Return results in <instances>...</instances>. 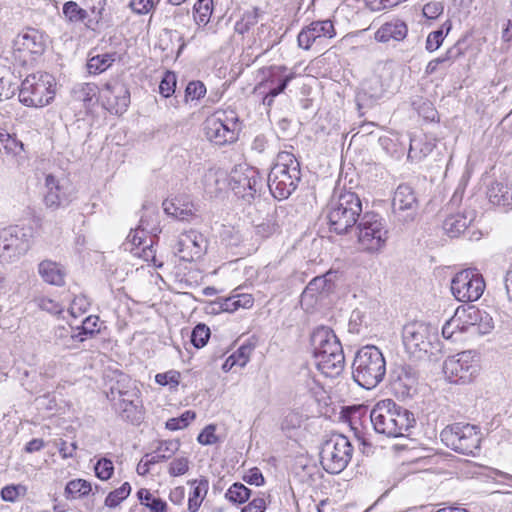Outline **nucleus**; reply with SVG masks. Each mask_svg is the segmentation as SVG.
Masks as SVG:
<instances>
[{
	"mask_svg": "<svg viewBox=\"0 0 512 512\" xmlns=\"http://www.w3.org/2000/svg\"><path fill=\"white\" fill-rule=\"evenodd\" d=\"M314 362L326 377L339 376L345 365L342 345L334 331L326 326L315 328L310 336Z\"/></svg>",
	"mask_w": 512,
	"mask_h": 512,
	"instance_id": "1",
	"label": "nucleus"
},
{
	"mask_svg": "<svg viewBox=\"0 0 512 512\" xmlns=\"http://www.w3.org/2000/svg\"><path fill=\"white\" fill-rule=\"evenodd\" d=\"M370 420L378 434L392 438L405 436L416 424L414 414L392 399L379 401L370 412Z\"/></svg>",
	"mask_w": 512,
	"mask_h": 512,
	"instance_id": "2",
	"label": "nucleus"
},
{
	"mask_svg": "<svg viewBox=\"0 0 512 512\" xmlns=\"http://www.w3.org/2000/svg\"><path fill=\"white\" fill-rule=\"evenodd\" d=\"M300 181L299 161L290 152H279L267 177V185L272 196L278 200L287 199L296 190Z\"/></svg>",
	"mask_w": 512,
	"mask_h": 512,
	"instance_id": "3",
	"label": "nucleus"
},
{
	"mask_svg": "<svg viewBox=\"0 0 512 512\" xmlns=\"http://www.w3.org/2000/svg\"><path fill=\"white\" fill-rule=\"evenodd\" d=\"M362 202L358 195L351 191L334 195L326 207V218L330 231L345 234L360 220Z\"/></svg>",
	"mask_w": 512,
	"mask_h": 512,
	"instance_id": "4",
	"label": "nucleus"
},
{
	"mask_svg": "<svg viewBox=\"0 0 512 512\" xmlns=\"http://www.w3.org/2000/svg\"><path fill=\"white\" fill-rule=\"evenodd\" d=\"M386 375V361L381 350L374 345L360 348L353 361L352 377L361 387L375 388Z\"/></svg>",
	"mask_w": 512,
	"mask_h": 512,
	"instance_id": "5",
	"label": "nucleus"
},
{
	"mask_svg": "<svg viewBox=\"0 0 512 512\" xmlns=\"http://www.w3.org/2000/svg\"><path fill=\"white\" fill-rule=\"evenodd\" d=\"M440 439L447 448L456 453L475 456L480 450L482 435L478 426L456 422L441 431Z\"/></svg>",
	"mask_w": 512,
	"mask_h": 512,
	"instance_id": "6",
	"label": "nucleus"
},
{
	"mask_svg": "<svg viewBox=\"0 0 512 512\" xmlns=\"http://www.w3.org/2000/svg\"><path fill=\"white\" fill-rule=\"evenodd\" d=\"M55 81L48 73L28 75L19 88V101L28 107H44L55 97Z\"/></svg>",
	"mask_w": 512,
	"mask_h": 512,
	"instance_id": "7",
	"label": "nucleus"
},
{
	"mask_svg": "<svg viewBox=\"0 0 512 512\" xmlns=\"http://www.w3.org/2000/svg\"><path fill=\"white\" fill-rule=\"evenodd\" d=\"M353 455V446L349 439L342 434H333L321 446L320 463L330 474L342 472Z\"/></svg>",
	"mask_w": 512,
	"mask_h": 512,
	"instance_id": "8",
	"label": "nucleus"
},
{
	"mask_svg": "<svg viewBox=\"0 0 512 512\" xmlns=\"http://www.w3.org/2000/svg\"><path fill=\"white\" fill-rule=\"evenodd\" d=\"M358 242L369 252L380 250L388 239L384 219L377 213H364L357 223Z\"/></svg>",
	"mask_w": 512,
	"mask_h": 512,
	"instance_id": "9",
	"label": "nucleus"
},
{
	"mask_svg": "<svg viewBox=\"0 0 512 512\" xmlns=\"http://www.w3.org/2000/svg\"><path fill=\"white\" fill-rule=\"evenodd\" d=\"M48 36L35 28H26L13 40V58L26 65L41 56L46 49Z\"/></svg>",
	"mask_w": 512,
	"mask_h": 512,
	"instance_id": "10",
	"label": "nucleus"
},
{
	"mask_svg": "<svg viewBox=\"0 0 512 512\" xmlns=\"http://www.w3.org/2000/svg\"><path fill=\"white\" fill-rule=\"evenodd\" d=\"M436 335L432 327L423 322H411L403 327L402 338L406 351L415 359H423L432 349Z\"/></svg>",
	"mask_w": 512,
	"mask_h": 512,
	"instance_id": "11",
	"label": "nucleus"
},
{
	"mask_svg": "<svg viewBox=\"0 0 512 512\" xmlns=\"http://www.w3.org/2000/svg\"><path fill=\"white\" fill-rule=\"evenodd\" d=\"M240 131L238 117L234 112H226L209 117L204 122L207 139L216 145H225L237 140Z\"/></svg>",
	"mask_w": 512,
	"mask_h": 512,
	"instance_id": "12",
	"label": "nucleus"
},
{
	"mask_svg": "<svg viewBox=\"0 0 512 512\" xmlns=\"http://www.w3.org/2000/svg\"><path fill=\"white\" fill-rule=\"evenodd\" d=\"M443 372L450 382L465 384L471 382L479 372L478 359L473 351H463L448 357Z\"/></svg>",
	"mask_w": 512,
	"mask_h": 512,
	"instance_id": "13",
	"label": "nucleus"
},
{
	"mask_svg": "<svg viewBox=\"0 0 512 512\" xmlns=\"http://www.w3.org/2000/svg\"><path fill=\"white\" fill-rule=\"evenodd\" d=\"M484 289L483 276L473 269L462 270L451 280V292L460 302L477 301L482 296Z\"/></svg>",
	"mask_w": 512,
	"mask_h": 512,
	"instance_id": "14",
	"label": "nucleus"
},
{
	"mask_svg": "<svg viewBox=\"0 0 512 512\" xmlns=\"http://www.w3.org/2000/svg\"><path fill=\"white\" fill-rule=\"evenodd\" d=\"M231 188L236 196L250 203L263 186V178L258 169L239 165L231 174Z\"/></svg>",
	"mask_w": 512,
	"mask_h": 512,
	"instance_id": "15",
	"label": "nucleus"
},
{
	"mask_svg": "<svg viewBox=\"0 0 512 512\" xmlns=\"http://www.w3.org/2000/svg\"><path fill=\"white\" fill-rule=\"evenodd\" d=\"M419 210V201L414 189L408 184H400L392 198V214L399 223L415 220Z\"/></svg>",
	"mask_w": 512,
	"mask_h": 512,
	"instance_id": "16",
	"label": "nucleus"
},
{
	"mask_svg": "<svg viewBox=\"0 0 512 512\" xmlns=\"http://www.w3.org/2000/svg\"><path fill=\"white\" fill-rule=\"evenodd\" d=\"M30 230L18 225L0 229V241L4 254H8L11 263L20 259L30 248Z\"/></svg>",
	"mask_w": 512,
	"mask_h": 512,
	"instance_id": "17",
	"label": "nucleus"
},
{
	"mask_svg": "<svg viewBox=\"0 0 512 512\" xmlns=\"http://www.w3.org/2000/svg\"><path fill=\"white\" fill-rule=\"evenodd\" d=\"M104 107L114 114H122L130 104V92L127 85L119 80L112 79L104 84L101 91Z\"/></svg>",
	"mask_w": 512,
	"mask_h": 512,
	"instance_id": "18",
	"label": "nucleus"
},
{
	"mask_svg": "<svg viewBox=\"0 0 512 512\" xmlns=\"http://www.w3.org/2000/svg\"><path fill=\"white\" fill-rule=\"evenodd\" d=\"M335 34L334 25L330 20L313 21L308 26L302 28L298 34V46L304 50H309L317 40L333 38Z\"/></svg>",
	"mask_w": 512,
	"mask_h": 512,
	"instance_id": "19",
	"label": "nucleus"
},
{
	"mask_svg": "<svg viewBox=\"0 0 512 512\" xmlns=\"http://www.w3.org/2000/svg\"><path fill=\"white\" fill-rule=\"evenodd\" d=\"M393 388L402 397H410L416 392L418 373L410 365H399L392 372Z\"/></svg>",
	"mask_w": 512,
	"mask_h": 512,
	"instance_id": "20",
	"label": "nucleus"
},
{
	"mask_svg": "<svg viewBox=\"0 0 512 512\" xmlns=\"http://www.w3.org/2000/svg\"><path fill=\"white\" fill-rule=\"evenodd\" d=\"M45 189L44 203L47 208L56 210L70 202L66 188L52 174L45 177Z\"/></svg>",
	"mask_w": 512,
	"mask_h": 512,
	"instance_id": "21",
	"label": "nucleus"
},
{
	"mask_svg": "<svg viewBox=\"0 0 512 512\" xmlns=\"http://www.w3.org/2000/svg\"><path fill=\"white\" fill-rule=\"evenodd\" d=\"M338 276V271L329 270L321 276L314 277L304 289L302 298H313L317 294L330 293L335 288Z\"/></svg>",
	"mask_w": 512,
	"mask_h": 512,
	"instance_id": "22",
	"label": "nucleus"
},
{
	"mask_svg": "<svg viewBox=\"0 0 512 512\" xmlns=\"http://www.w3.org/2000/svg\"><path fill=\"white\" fill-rule=\"evenodd\" d=\"M475 217L474 210L450 215L443 222V230L452 238L458 237L474 221Z\"/></svg>",
	"mask_w": 512,
	"mask_h": 512,
	"instance_id": "23",
	"label": "nucleus"
},
{
	"mask_svg": "<svg viewBox=\"0 0 512 512\" xmlns=\"http://www.w3.org/2000/svg\"><path fill=\"white\" fill-rule=\"evenodd\" d=\"M407 33L408 27L406 23L396 19L381 25L375 33V39L381 43H386L390 40L402 41L406 38Z\"/></svg>",
	"mask_w": 512,
	"mask_h": 512,
	"instance_id": "24",
	"label": "nucleus"
},
{
	"mask_svg": "<svg viewBox=\"0 0 512 512\" xmlns=\"http://www.w3.org/2000/svg\"><path fill=\"white\" fill-rule=\"evenodd\" d=\"M164 212L177 220L189 221L195 216L194 205L182 198L165 200L163 202Z\"/></svg>",
	"mask_w": 512,
	"mask_h": 512,
	"instance_id": "25",
	"label": "nucleus"
},
{
	"mask_svg": "<svg viewBox=\"0 0 512 512\" xmlns=\"http://www.w3.org/2000/svg\"><path fill=\"white\" fill-rule=\"evenodd\" d=\"M38 273L44 282L63 286L65 284V270L63 267L52 260L45 259L38 264Z\"/></svg>",
	"mask_w": 512,
	"mask_h": 512,
	"instance_id": "26",
	"label": "nucleus"
},
{
	"mask_svg": "<svg viewBox=\"0 0 512 512\" xmlns=\"http://www.w3.org/2000/svg\"><path fill=\"white\" fill-rule=\"evenodd\" d=\"M272 76L279 77V84L276 87L270 88L264 96L262 102L263 105L267 107H271L273 105L274 98L284 92L288 83L294 79L295 73L288 72V68L286 66H280L272 69Z\"/></svg>",
	"mask_w": 512,
	"mask_h": 512,
	"instance_id": "27",
	"label": "nucleus"
},
{
	"mask_svg": "<svg viewBox=\"0 0 512 512\" xmlns=\"http://www.w3.org/2000/svg\"><path fill=\"white\" fill-rule=\"evenodd\" d=\"M106 5V0H84L88 30L96 32L100 29Z\"/></svg>",
	"mask_w": 512,
	"mask_h": 512,
	"instance_id": "28",
	"label": "nucleus"
},
{
	"mask_svg": "<svg viewBox=\"0 0 512 512\" xmlns=\"http://www.w3.org/2000/svg\"><path fill=\"white\" fill-rule=\"evenodd\" d=\"M188 484L192 488L188 498V511L198 512L208 493L209 481L206 477H200L199 479L189 480Z\"/></svg>",
	"mask_w": 512,
	"mask_h": 512,
	"instance_id": "29",
	"label": "nucleus"
},
{
	"mask_svg": "<svg viewBox=\"0 0 512 512\" xmlns=\"http://www.w3.org/2000/svg\"><path fill=\"white\" fill-rule=\"evenodd\" d=\"M490 203L496 206L510 209L512 207V191L502 182L492 183L487 191Z\"/></svg>",
	"mask_w": 512,
	"mask_h": 512,
	"instance_id": "30",
	"label": "nucleus"
},
{
	"mask_svg": "<svg viewBox=\"0 0 512 512\" xmlns=\"http://www.w3.org/2000/svg\"><path fill=\"white\" fill-rule=\"evenodd\" d=\"M98 321L99 318L97 316L90 315L86 317L81 326L75 328V331L72 332L70 339L73 342H84L85 340L92 338L100 331Z\"/></svg>",
	"mask_w": 512,
	"mask_h": 512,
	"instance_id": "31",
	"label": "nucleus"
},
{
	"mask_svg": "<svg viewBox=\"0 0 512 512\" xmlns=\"http://www.w3.org/2000/svg\"><path fill=\"white\" fill-rule=\"evenodd\" d=\"M62 13L67 23L84 24V26L87 28V12L86 7L84 6V2L81 6L75 1H67L63 4Z\"/></svg>",
	"mask_w": 512,
	"mask_h": 512,
	"instance_id": "32",
	"label": "nucleus"
},
{
	"mask_svg": "<svg viewBox=\"0 0 512 512\" xmlns=\"http://www.w3.org/2000/svg\"><path fill=\"white\" fill-rule=\"evenodd\" d=\"M160 230L156 226H151L147 218L142 217L138 227L135 230H131L127 239L136 247L139 248L141 245L146 243V234L150 233L157 237V233Z\"/></svg>",
	"mask_w": 512,
	"mask_h": 512,
	"instance_id": "33",
	"label": "nucleus"
},
{
	"mask_svg": "<svg viewBox=\"0 0 512 512\" xmlns=\"http://www.w3.org/2000/svg\"><path fill=\"white\" fill-rule=\"evenodd\" d=\"M114 406L124 420L131 423L140 421L141 411L139 410V402L134 400H118L114 403Z\"/></svg>",
	"mask_w": 512,
	"mask_h": 512,
	"instance_id": "34",
	"label": "nucleus"
},
{
	"mask_svg": "<svg viewBox=\"0 0 512 512\" xmlns=\"http://www.w3.org/2000/svg\"><path fill=\"white\" fill-rule=\"evenodd\" d=\"M115 61L114 53L99 54L89 58L87 70L90 74H100L106 71Z\"/></svg>",
	"mask_w": 512,
	"mask_h": 512,
	"instance_id": "35",
	"label": "nucleus"
},
{
	"mask_svg": "<svg viewBox=\"0 0 512 512\" xmlns=\"http://www.w3.org/2000/svg\"><path fill=\"white\" fill-rule=\"evenodd\" d=\"M450 30L451 23L450 21H446L439 29L430 32L426 39L425 49L430 53L438 50Z\"/></svg>",
	"mask_w": 512,
	"mask_h": 512,
	"instance_id": "36",
	"label": "nucleus"
},
{
	"mask_svg": "<svg viewBox=\"0 0 512 512\" xmlns=\"http://www.w3.org/2000/svg\"><path fill=\"white\" fill-rule=\"evenodd\" d=\"M140 503L150 509L151 512H166L167 504L161 498L154 497L148 489L141 488L137 492Z\"/></svg>",
	"mask_w": 512,
	"mask_h": 512,
	"instance_id": "37",
	"label": "nucleus"
},
{
	"mask_svg": "<svg viewBox=\"0 0 512 512\" xmlns=\"http://www.w3.org/2000/svg\"><path fill=\"white\" fill-rule=\"evenodd\" d=\"M251 495V490L244 484L236 482L232 484L225 493V498L232 504L240 505L245 503Z\"/></svg>",
	"mask_w": 512,
	"mask_h": 512,
	"instance_id": "38",
	"label": "nucleus"
},
{
	"mask_svg": "<svg viewBox=\"0 0 512 512\" xmlns=\"http://www.w3.org/2000/svg\"><path fill=\"white\" fill-rule=\"evenodd\" d=\"M131 490L129 482H124L119 488L109 492L104 505L110 509L116 508L130 495Z\"/></svg>",
	"mask_w": 512,
	"mask_h": 512,
	"instance_id": "39",
	"label": "nucleus"
},
{
	"mask_svg": "<svg viewBox=\"0 0 512 512\" xmlns=\"http://www.w3.org/2000/svg\"><path fill=\"white\" fill-rule=\"evenodd\" d=\"M92 492V485L90 482L84 479H74L67 483L65 487V494L68 498L69 496L75 497H84L89 495Z\"/></svg>",
	"mask_w": 512,
	"mask_h": 512,
	"instance_id": "40",
	"label": "nucleus"
},
{
	"mask_svg": "<svg viewBox=\"0 0 512 512\" xmlns=\"http://www.w3.org/2000/svg\"><path fill=\"white\" fill-rule=\"evenodd\" d=\"M193 10L196 23L205 26L210 21L212 15L213 0H198Z\"/></svg>",
	"mask_w": 512,
	"mask_h": 512,
	"instance_id": "41",
	"label": "nucleus"
},
{
	"mask_svg": "<svg viewBox=\"0 0 512 512\" xmlns=\"http://www.w3.org/2000/svg\"><path fill=\"white\" fill-rule=\"evenodd\" d=\"M259 20V9L253 8L252 10L246 11L240 20L235 24V31L238 34H245L250 30L251 27L255 26Z\"/></svg>",
	"mask_w": 512,
	"mask_h": 512,
	"instance_id": "42",
	"label": "nucleus"
},
{
	"mask_svg": "<svg viewBox=\"0 0 512 512\" xmlns=\"http://www.w3.org/2000/svg\"><path fill=\"white\" fill-rule=\"evenodd\" d=\"M202 242L203 236L201 234L196 233L195 231H190L188 233L182 234L180 237V246L189 248L190 252H195L196 249L199 250V257L202 254Z\"/></svg>",
	"mask_w": 512,
	"mask_h": 512,
	"instance_id": "43",
	"label": "nucleus"
},
{
	"mask_svg": "<svg viewBox=\"0 0 512 512\" xmlns=\"http://www.w3.org/2000/svg\"><path fill=\"white\" fill-rule=\"evenodd\" d=\"M13 76L7 72V75L0 76V101L12 98L20 86L12 81Z\"/></svg>",
	"mask_w": 512,
	"mask_h": 512,
	"instance_id": "44",
	"label": "nucleus"
},
{
	"mask_svg": "<svg viewBox=\"0 0 512 512\" xmlns=\"http://www.w3.org/2000/svg\"><path fill=\"white\" fill-rule=\"evenodd\" d=\"M210 329L205 324H197L191 332V343L196 348H202L207 344L210 337Z\"/></svg>",
	"mask_w": 512,
	"mask_h": 512,
	"instance_id": "45",
	"label": "nucleus"
},
{
	"mask_svg": "<svg viewBox=\"0 0 512 512\" xmlns=\"http://www.w3.org/2000/svg\"><path fill=\"white\" fill-rule=\"evenodd\" d=\"M196 418V413L191 410L185 411L180 417L170 418L166 422V428L176 431L186 428Z\"/></svg>",
	"mask_w": 512,
	"mask_h": 512,
	"instance_id": "46",
	"label": "nucleus"
},
{
	"mask_svg": "<svg viewBox=\"0 0 512 512\" xmlns=\"http://www.w3.org/2000/svg\"><path fill=\"white\" fill-rule=\"evenodd\" d=\"M160 0H130L129 7L137 15H147L153 12Z\"/></svg>",
	"mask_w": 512,
	"mask_h": 512,
	"instance_id": "47",
	"label": "nucleus"
},
{
	"mask_svg": "<svg viewBox=\"0 0 512 512\" xmlns=\"http://www.w3.org/2000/svg\"><path fill=\"white\" fill-rule=\"evenodd\" d=\"M27 493V488L24 485H7L1 490V497L4 501L15 502L20 497H24Z\"/></svg>",
	"mask_w": 512,
	"mask_h": 512,
	"instance_id": "48",
	"label": "nucleus"
},
{
	"mask_svg": "<svg viewBox=\"0 0 512 512\" xmlns=\"http://www.w3.org/2000/svg\"><path fill=\"white\" fill-rule=\"evenodd\" d=\"M176 83L177 80L175 73L167 71L159 84L160 94L165 98H168L171 95H173L176 89Z\"/></svg>",
	"mask_w": 512,
	"mask_h": 512,
	"instance_id": "49",
	"label": "nucleus"
},
{
	"mask_svg": "<svg viewBox=\"0 0 512 512\" xmlns=\"http://www.w3.org/2000/svg\"><path fill=\"white\" fill-rule=\"evenodd\" d=\"M96 476L101 480H108L114 472L113 462L108 458H101L94 466Z\"/></svg>",
	"mask_w": 512,
	"mask_h": 512,
	"instance_id": "50",
	"label": "nucleus"
},
{
	"mask_svg": "<svg viewBox=\"0 0 512 512\" xmlns=\"http://www.w3.org/2000/svg\"><path fill=\"white\" fill-rule=\"evenodd\" d=\"M206 93V87L201 81H191L185 89V101L198 100Z\"/></svg>",
	"mask_w": 512,
	"mask_h": 512,
	"instance_id": "51",
	"label": "nucleus"
},
{
	"mask_svg": "<svg viewBox=\"0 0 512 512\" xmlns=\"http://www.w3.org/2000/svg\"><path fill=\"white\" fill-rule=\"evenodd\" d=\"M33 301L41 310L51 314H60L63 310L62 306L57 301L44 296L36 297Z\"/></svg>",
	"mask_w": 512,
	"mask_h": 512,
	"instance_id": "52",
	"label": "nucleus"
},
{
	"mask_svg": "<svg viewBox=\"0 0 512 512\" xmlns=\"http://www.w3.org/2000/svg\"><path fill=\"white\" fill-rule=\"evenodd\" d=\"M236 298L237 295H232L227 298H220L217 302L213 303V311L214 312H234L238 308L236 306Z\"/></svg>",
	"mask_w": 512,
	"mask_h": 512,
	"instance_id": "53",
	"label": "nucleus"
},
{
	"mask_svg": "<svg viewBox=\"0 0 512 512\" xmlns=\"http://www.w3.org/2000/svg\"><path fill=\"white\" fill-rule=\"evenodd\" d=\"M444 11V5L440 1H431L422 8L423 16L429 20L437 19Z\"/></svg>",
	"mask_w": 512,
	"mask_h": 512,
	"instance_id": "54",
	"label": "nucleus"
},
{
	"mask_svg": "<svg viewBox=\"0 0 512 512\" xmlns=\"http://www.w3.org/2000/svg\"><path fill=\"white\" fill-rule=\"evenodd\" d=\"M189 470V459L187 457H179L174 459L170 465L168 472L171 476L184 475Z\"/></svg>",
	"mask_w": 512,
	"mask_h": 512,
	"instance_id": "55",
	"label": "nucleus"
},
{
	"mask_svg": "<svg viewBox=\"0 0 512 512\" xmlns=\"http://www.w3.org/2000/svg\"><path fill=\"white\" fill-rule=\"evenodd\" d=\"M462 55H463V51H462L461 47L459 46V43H456L455 45H453L452 47L447 49L443 55L435 58V60L437 61V63L439 65L445 64V63H449V65H450L451 63H453L455 60H457Z\"/></svg>",
	"mask_w": 512,
	"mask_h": 512,
	"instance_id": "56",
	"label": "nucleus"
},
{
	"mask_svg": "<svg viewBox=\"0 0 512 512\" xmlns=\"http://www.w3.org/2000/svg\"><path fill=\"white\" fill-rule=\"evenodd\" d=\"M180 380V373L176 370H169L165 373H158L155 376V381L161 386L168 384L172 386H178Z\"/></svg>",
	"mask_w": 512,
	"mask_h": 512,
	"instance_id": "57",
	"label": "nucleus"
},
{
	"mask_svg": "<svg viewBox=\"0 0 512 512\" xmlns=\"http://www.w3.org/2000/svg\"><path fill=\"white\" fill-rule=\"evenodd\" d=\"M494 328L493 318L485 311L480 314L479 320L476 323L475 333L488 334Z\"/></svg>",
	"mask_w": 512,
	"mask_h": 512,
	"instance_id": "58",
	"label": "nucleus"
},
{
	"mask_svg": "<svg viewBox=\"0 0 512 512\" xmlns=\"http://www.w3.org/2000/svg\"><path fill=\"white\" fill-rule=\"evenodd\" d=\"M96 95V86L89 83L82 84L78 90L75 91V97L84 103L90 102Z\"/></svg>",
	"mask_w": 512,
	"mask_h": 512,
	"instance_id": "59",
	"label": "nucleus"
},
{
	"mask_svg": "<svg viewBox=\"0 0 512 512\" xmlns=\"http://www.w3.org/2000/svg\"><path fill=\"white\" fill-rule=\"evenodd\" d=\"M215 425L206 426L198 435L197 440L202 445H213L218 441V437L215 434Z\"/></svg>",
	"mask_w": 512,
	"mask_h": 512,
	"instance_id": "60",
	"label": "nucleus"
},
{
	"mask_svg": "<svg viewBox=\"0 0 512 512\" xmlns=\"http://www.w3.org/2000/svg\"><path fill=\"white\" fill-rule=\"evenodd\" d=\"M2 146L7 154L14 156L20 154L23 151V143L11 134L5 138Z\"/></svg>",
	"mask_w": 512,
	"mask_h": 512,
	"instance_id": "61",
	"label": "nucleus"
},
{
	"mask_svg": "<svg viewBox=\"0 0 512 512\" xmlns=\"http://www.w3.org/2000/svg\"><path fill=\"white\" fill-rule=\"evenodd\" d=\"M174 255L179 257L182 261H192L194 258H199V250L196 249L195 252H190L189 248L180 246V238L174 246Z\"/></svg>",
	"mask_w": 512,
	"mask_h": 512,
	"instance_id": "62",
	"label": "nucleus"
},
{
	"mask_svg": "<svg viewBox=\"0 0 512 512\" xmlns=\"http://www.w3.org/2000/svg\"><path fill=\"white\" fill-rule=\"evenodd\" d=\"M278 229V224L271 218L256 226V233L262 237L272 235Z\"/></svg>",
	"mask_w": 512,
	"mask_h": 512,
	"instance_id": "63",
	"label": "nucleus"
},
{
	"mask_svg": "<svg viewBox=\"0 0 512 512\" xmlns=\"http://www.w3.org/2000/svg\"><path fill=\"white\" fill-rule=\"evenodd\" d=\"M243 480L250 484L255 486H261L264 484V477L257 467H254L250 469L247 474L243 476Z\"/></svg>",
	"mask_w": 512,
	"mask_h": 512,
	"instance_id": "64",
	"label": "nucleus"
}]
</instances>
